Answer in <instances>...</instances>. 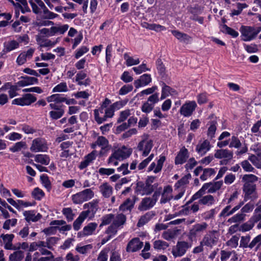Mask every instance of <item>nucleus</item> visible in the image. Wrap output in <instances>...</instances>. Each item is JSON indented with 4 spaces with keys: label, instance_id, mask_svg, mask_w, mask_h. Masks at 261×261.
I'll return each mask as SVG.
<instances>
[{
    "label": "nucleus",
    "instance_id": "nucleus-34",
    "mask_svg": "<svg viewBox=\"0 0 261 261\" xmlns=\"http://www.w3.org/2000/svg\"><path fill=\"white\" fill-rule=\"evenodd\" d=\"M25 219L28 222H36L41 217V215L39 213H36L34 211H26L23 213Z\"/></svg>",
    "mask_w": 261,
    "mask_h": 261
},
{
    "label": "nucleus",
    "instance_id": "nucleus-41",
    "mask_svg": "<svg viewBox=\"0 0 261 261\" xmlns=\"http://www.w3.org/2000/svg\"><path fill=\"white\" fill-rule=\"evenodd\" d=\"M100 191L105 197H109L112 194L113 188L108 183H103L99 187Z\"/></svg>",
    "mask_w": 261,
    "mask_h": 261
},
{
    "label": "nucleus",
    "instance_id": "nucleus-20",
    "mask_svg": "<svg viewBox=\"0 0 261 261\" xmlns=\"http://www.w3.org/2000/svg\"><path fill=\"white\" fill-rule=\"evenodd\" d=\"M165 160L166 158L164 155H160L156 163L153 162L150 165L148 168V172L153 171L155 174L160 172L162 170Z\"/></svg>",
    "mask_w": 261,
    "mask_h": 261
},
{
    "label": "nucleus",
    "instance_id": "nucleus-64",
    "mask_svg": "<svg viewBox=\"0 0 261 261\" xmlns=\"http://www.w3.org/2000/svg\"><path fill=\"white\" fill-rule=\"evenodd\" d=\"M89 50V48L86 46H82L75 51L74 57L76 59H79L83 55L87 53Z\"/></svg>",
    "mask_w": 261,
    "mask_h": 261
},
{
    "label": "nucleus",
    "instance_id": "nucleus-29",
    "mask_svg": "<svg viewBox=\"0 0 261 261\" xmlns=\"http://www.w3.org/2000/svg\"><path fill=\"white\" fill-rule=\"evenodd\" d=\"M38 82V80L36 77L28 76H21L20 80L17 83V85L23 87L36 84Z\"/></svg>",
    "mask_w": 261,
    "mask_h": 261
},
{
    "label": "nucleus",
    "instance_id": "nucleus-61",
    "mask_svg": "<svg viewBox=\"0 0 261 261\" xmlns=\"http://www.w3.org/2000/svg\"><path fill=\"white\" fill-rule=\"evenodd\" d=\"M109 248H105L99 252L97 260V261H107L109 257Z\"/></svg>",
    "mask_w": 261,
    "mask_h": 261
},
{
    "label": "nucleus",
    "instance_id": "nucleus-43",
    "mask_svg": "<svg viewBox=\"0 0 261 261\" xmlns=\"http://www.w3.org/2000/svg\"><path fill=\"white\" fill-rule=\"evenodd\" d=\"M124 59L125 60L127 66L138 65L140 62L138 58L130 57L126 53L124 54Z\"/></svg>",
    "mask_w": 261,
    "mask_h": 261
},
{
    "label": "nucleus",
    "instance_id": "nucleus-53",
    "mask_svg": "<svg viewBox=\"0 0 261 261\" xmlns=\"http://www.w3.org/2000/svg\"><path fill=\"white\" fill-rule=\"evenodd\" d=\"M24 256V253L22 251H17L9 256L10 261H20Z\"/></svg>",
    "mask_w": 261,
    "mask_h": 261
},
{
    "label": "nucleus",
    "instance_id": "nucleus-19",
    "mask_svg": "<svg viewBox=\"0 0 261 261\" xmlns=\"http://www.w3.org/2000/svg\"><path fill=\"white\" fill-rule=\"evenodd\" d=\"M35 51V49L30 48L27 51L21 53L16 59V62L19 65L24 64L27 60L30 59Z\"/></svg>",
    "mask_w": 261,
    "mask_h": 261
},
{
    "label": "nucleus",
    "instance_id": "nucleus-56",
    "mask_svg": "<svg viewBox=\"0 0 261 261\" xmlns=\"http://www.w3.org/2000/svg\"><path fill=\"white\" fill-rule=\"evenodd\" d=\"M113 46L111 44L107 45L106 49V62L108 67L109 66L112 57Z\"/></svg>",
    "mask_w": 261,
    "mask_h": 261
},
{
    "label": "nucleus",
    "instance_id": "nucleus-2",
    "mask_svg": "<svg viewBox=\"0 0 261 261\" xmlns=\"http://www.w3.org/2000/svg\"><path fill=\"white\" fill-rule=\"evenodd\" d=\"M132 152L133 149L131 148L123 145L113 150L108 160V163L110 165L116 166L118 165L119 161L129 158Z\"/></svg>",
    "mask_w": 261,
    "mask_h": 261
},
{
    "label": "nucleus",
    "instance_id": "nucleus-26",
    "mask_svg": "<svg viewBox=\"0 0 261 261\" xmlns=\"http://www.w3.org/2000/svg\"><path fill=\"white\" fill-rule=\"evenodd\" d=\"M152 186H148L146 184H143L142 182H138L136 187V191L139 194L148 195L152 193L153 190Z\"/></svg>",
    "mask_w": 261,
    "mask_h": 261
},
{
    "label": "nucleus",
    "instance_id": "nucleus-54",
    "mask_svg": "<svg viewBox=\"0 0 261 261\" xmlns=\"http://www.w3.org/2000/svg\"><path fill=\"white\" fill-rule=\"evenodd\" d=\"M44 195V192L39 188H35L32 192V197L37 200H40Z\"/></svg>",
    "mask_w": 261,
    "mask_h": 261
},
{
    "label": "nucleus",
    "instance_id": "nucleus-22",
    "mask_svg": "<svg viewBox=\"0 0 261 261\" xmlns=\"http://www.w3.org/2000/svg\"><path fill=\"white\" fill-rule=\"evenodd\" d=\"M152 81L151 75L149 74H144L140 76L139 78L134 81L135 87L138 89L149 85Z\"/></svg>",
    "mask_w": 261,
    "mask_h": 261
},
{
    "label": "nucleus",
    "instance_id": "nucleus-50",
    "mask_svg": "<svg viewBox=\"0 0 261 261\" xmlns=\"http://www.w3.org/2000/svg\"><path fill=\"white\" fill-rule=\"evenodd\" d=\"M50 117L54 120H57L61 118L64 114V109L51 110L49 113Z\"/></svg>",
    "mask_w": 261,
    "mask_h": 261
},
{
    "label": "nucleus",
    "instance_id": "nucleus-7",
    "mask_svg": "<svg viewBox=\"0 0 261 261\" xmlns=\"http://www.w3.org/2000/svg\"><path fill=\"white\" fill-rule=\"evenodd\" d=\"M191 247V245L188 242L185 241L178 242L176 245L172 248V255L175 257L182 256Z\"/></svg>",
    "mask_w": 261,
    "mask_h": 261
},
{
    "label": "nucleus",
    "instance_id": "nucleus-16",
    "mask_svg": "<svg viewBox=\"0 0 261 261\" xmlns=\"http://www.w3.org/2000/svg\"><path fill=\"white\" fill-rule=\"evenodd\" d=\"M243 191L245 193L244 198L245 201L249 199H255L257 197L255 186L252 184L245 183Z\"/></svg>",
    "mask_w": 261,
    "mask_h": 261
},
{
    "label": "nucleus",
    "instance_id": "nucleus-31",
    "mask_svg": "<svg viewBox=\"0 0 261 261\" xmlns=\"http://www.w3.org/2000/svg\"><path fill=\"white\" fill-rule=\"evenodd\" d=\"M36 40L40 47H52L56 44L55 42L46 39L41 35H37L36 36Z\"/></svg>",
    "mask_w": 261,
    "mask_h": 261
},
{
    "label": "nucleus",
    "instance_id": "nucleus-35",
    "mask_svg": "<svg viewBox=\"0 0 261 261\" xmlns=\"http://www.w3.org/2000/svg\"><path fill=\"white\" fill-rule=\"evenodd\" d=\"M210 189H211V182L204 184L201 188L192 196L191 200H195L200 198L205 193L206 191L210 193Z\"/></svg>",
    "mask_w": 261,
    "mask_h": 261
},
{
    "label": "nucleus",
    "instance_id": "nucleus-6",
    "mask_svg": "<svg viewBox=\"0 0 261 261\" xmlns=\"http://www.w3.org/2000/svg\"><path fill=\"white\" fill-rule=\"evenodd\" d=\"M159 194L155 192L151 197H145L143 198L140 203L138 209L140 211H146L152 208L155 204Z\"/></svg>",
    "mask_w": 261,
    "mask_h": 261
},
{
    "label": "nucleus",
    "instance_id": "nucleus-45",
    "mask_svg": "<svg viewBox=\"0 0 261 261\" xmlns=\"http://www.w3.org/2000/svg\"><path fill=\"white\" fill-rule=\"evenodd\" d=\"M153 248L156 250H164L169 247V244L162 240H156L153 243Z\"/></svg>",
    "mask_w": 261,
    "mask_h": 261
},
{
    "label": "nucleus",
    "instance_id": "nucleus-12",
    "mask_svg": "<svg viewBox=\"0 0 261 261\" xmlns=\"http://www.w3.org/2000/svg\"><path fill=\"white\" fill-rule=\"evenodd\" d=\"M219 239V234L217 231H210L205 234L201 242V245H204L212 248L216 245Z\"/></svg>",
    "mask_w": 261,
    "mask_h": 261
},
{
    "label": "nucleus",
    "instance_id": "nucleus-36",
    "mask_svg": "<svg viewBox=\"0 0 261 261\" xmlns=\"http://www.w3.org/2000/svg\"><path fill=\"white\" fill-rule=\"evenodd\" d=\"M258 216H252L249 221L242 224L241 226V230L242 231H247L251 230L255 223L258 222Z\"/></svg>",
    "mask_w": 261,
    "mask_h": 261
},
{
    "label": "nucleus",
    "instance_id": "nucleus-40",
    "mask_svg": "<svg viewBox=\"0 0 261 261\" xmlns=\"http://www.w3.org/2000/svg\"><path fill=\"white\" fill-rule=\"evenodd\" d=\"M35 161L44 165H48L50 162L49 155L44 154H38L34 155Z\"/></svg>",
    "mask_w": 261,
    "mask_h": 261
},
{
    "label": "nucleus",
    "instance_id": "nucleus-51",
    "mask_svg": "<svg viewBox=\"0 0 261 261\" xmlns=\"http://www.w3.org/2000/svg\"><path fill=\"white\" fill-rule=\"evenodd\" d=\"M68 91V88L66 82H61L56 85L52 90L53 92H66Z\"/></svg>",
    "mask_w": 261,
    "mask_h": 261
},
{
    "label": "nucleus",
    "instance_id": "nucleus-9",
    "mask_svg": "<svg viewBox=\"0 0 261 261\" xmlns=\"http://www.w3.org/2000/svg\"><path fill=\"white\" fill-rule=\"evenodd\" d=\"M48 146L46 141L42 138H38L33 140L30 150L32 152H46Z\"/></svg>",
    "mask_w": 261,
    "mask_h": 261
},
{
    "label": "nucleus",
    "instance_id": "nucleus-62",
    "mask_svg": "<svg viewBox=\"0 0 261 261\" xmlns=\"http://www.w3.org/2000/svg\"><path fill=\"white\" fill-rule=\"evenodd\" d=\"M62 213L65 216L68 221H71L74 218V214L70 207H65L62 210Z\"/></svg>",
    "mask_w": 261,
    "mask_h": 261
},
{
    "label": "nucleus",
    "instance_id": "nucleus-63",
    "mask_svg": "<svg viewBox=\"0 0 261 261\" xmlns=\"http://www.w3.org/2000/svg\"><path fill=\"white\" fill-rule=\"evenodd\" d=\"M151 215L150 213H147L142 216L139 219L137 225L139 227L142 226L147 223L151 219Z\"/></svg>",
    "mask_w": 261,
    "mask_h": 261
},
{
    "label": "nucleus",
    "instance_id": "nucleus-32",
    "mask_svg": "<svg viewBox=\"0 0 261 261\" xmlns=\"http://www.w3.org/2000/svg\"><path fill=\"white\" fill-rule=\"evenodd\" d=\"M29 3L32 7L33 11L38 14L45 9V6L41 0H30Z\"/></svg>",
    "mask_w": 261,
    "mask_h": 261
},
{
    "label": "nucleus",
    "instance_id": "nucleus-4",
    "mask_svg": "<svg viewBox=\"0 0 261 261\" xmlns=\"http://www.w3.org/2000/svg\"><path fill=\"white\" fill-rule=\"evenodd\" d=\"M261 31V27L257 31L251 27L242 25L240 29L241 39L244 41L252 40Z\"/></svg>",
    "mask_w": 261,
    "mask_h": 261
},
{
    "label": "nucleus",
    "instance_id": "nucleus-14",
    "mask_svg": "<svg viewBox=\"0 0 261 261\" xmlns=\"http://www.w3.org/2000/svg\"><path fill=\"white\" fill-rule=\"evenodd\" d=\"M15 8V16L18 17L19 11L22 13L30 11L27 0H9Z\"/></svg>",
    "mask_w": 261,
    "mask_h": 261
},
{
    "label": "nucleus",
    "instance_id": "nucleus-27",
    "mask_svg": "<svg viewBox=\"0 0 261 261\" xmlns=\"http://www.w3.org/2000/svg\"><path fill=\"white\" fill-rule=\"evenodd\" d=\"M189 151L185 147H182L178 152L175 159L176 165H181L184 163L189 158Z\"/></svg>",
    "mask_w": 261,
    "mask_h": 261
},
{
    "label": "nucleus",
    "instance_id": "nucleus-3",
    "mask_svg": "<svg viewBox=\"0 0 261 261\" xmlns=\"http://www.w3.org/2000/svg\"><path fill=\"white\" fill-rule=\"evenodd\" d=\"M94 196V193L91 189H86L71 196V199L75 204H82L89 201Z\"/></svg>",
    "mask_w": 261,
    "mask_h": 261
},
{
    "label": "nucleus",
    "instance_id": "nucleus-57",
    "mask_svg": "<svg viewBox=\"0 0 261 261\" xmlns=\"http://www.w3.org/2000/svg\"><path fill=\"white\" fill-rule=\"evenodd\" d=\"M134 206V202L130 199H127L120 206V210L123 212L130 211Z\"/></svg>",
    "mask_w": 261,
    "mask_h": 261
},
{
    "label": "nucleus",
    "instance_id": "nucleus-37",
    "mask_svg": "<svg viewBox=\"0 0 261 261\" xmlns=\"http://www.w3.org/2000/svg\"><path fill=\"white\" fill-rule=\"evenodd\" d=\"M172 192V188L171 186H168L165 187L160 200L161 203H165L171 199L173 198Z\"/></svg>",
    "mask_w": 261,
    "mask_h": 261
},
{
    "label": "nucleus",
    "instance_id": "nucleus-10",
    "mask_svg": "<svg viewBox=\"0 0 261 261\" xmlns=\"http://www.w3.org/2000/svg\"><path fill=\"white\" fill-rule=\"evenodd\" d=\"M152 147V140L145 138L139 143L137 148L139 151H142V156L146 157L149 154Z\"/></svg>",
    "mask_w": 261,
    "mask_h": 261
},
{
    "label": "nucleus",
    "instance_id": "nucleus-58",
    "mask_svg": "<svg viewBox=\"0 0 261 261\" xmlns=\"http://www.w3.org/2000/svg\"><path fill=\"white\" fill-rule=\"evenodd\" d=\"M40 180L42 185L49 191L51 189V183L48 178V177L46 174H42L40 176Z\"/></svg>",
    "mask_w": 261,
    "mask_h": 261
},
{
    "label": "nucleus",
    "instance_id": "nucleus-44",
    "mask_svg": "<svg viewBox=\"0 0 261 261\" xmlns=\"http://www.w3.org/2000/svg\"><path fill=\"white\" fill-rule=\"evenodd\" d=\"M19 46V42L16 40H11L4 43V49L7 52L17 49Z\"/></svg>",
    "mask_w": 261,
    "mask_h": 261
},
{
    "label": "nucleus",
    "instance_id": "nucleus-38",
    "mask_svg": "<svg viewBox=\"0 0 261 261\" xmlns=\"http://www.w3.org/2000/svg\"><path fill=\"white\" fill-rule=\"evenodd\" d=\"M199 200L200 204L211 206L216 203V201L214 196L211 195H207L203 197H201Z\"/></svg>",
    "mask_w": 261,
    "mask_h": 261
},
{
    "label": "nucleus",
    "instance_id": "nucleus-21",
    "mask_svg": "<svg viewBox=\"0 0 261 261\" xmlns=\"http://www.w3.org/2000/svg\"><path fill=\"white\" fill-rule=\"evenodd\" d=\"M207 224L203 222L194 225L190 230V234L192 237L200 236L201 234L206 229Z\"/></svg>",
    "mask_w": 261,
    "mask_h": 261
},
{
    "label": "nucleus",
    "instance_id": "nucleus-24",
    "mask_svg": "<svg viewBox=\"0 0 261 261\" xmlns=\"http://www.w3.org/2000/svg\"><path fill=\"white\" fill-rule=\"evenodd\" d=\"M143 245V242H141L139 239L134 238L128 243L126 251L129 252H136L140 249Z\"/></svg>",
    "mask_w": 261,
    "mask_h": 261
},
{
    "label": "nucleus",
    "instance_id": "nucleus-33",
    "mask_svg": "<svg viewBox=\"0 0 261 261\" xmlns=\"http://www.w3.org/2000/svg\"><path fill=\"white\" fill-rule=\"evenodd\" d=\"M210 144L208 141L204 140L200 142L196 146V151L201 155L205 154L210 149Z\"/></svg>",
    "mask_w": 261,
    "mask_h": 261
},
{
    "label": "nucleus",
    "instance_id": "nucleus-39",
    "mask_svg": "<svg viewBox=\"0 0 261 261\" xmlns=\"http://www.w3.org/2000/svg\"><path fill=\"white\" fill-rule=\"evenodd\" d=\"M171 32L172 34L180 42L188 44L191 41V38L186 34L176 30L172 31Z\"/></svg>",
    "mask_w": 261,
    "mask_h": 261
},
{
    "label": "nucleus",
    "instance_id": "nucleus-15",
    "mask_svg": "<svg viewBox=\"0 0 261 261\" xmlns=\"http://www.w3.org/2000/svg\"><path fill=\"white\" fill-rule=\"evenodd\" d=\"M252 149L256 155H250L248 160L257 168H261V149L257 148L256 146H252Z\"/></svg>",
    "mask_w": 261,
    "mask_h": 261
},
{
    "label": "nucleus",
    "instance_id": "nucleus-17",
    "mask_svg": "<svg viewBox=\"0 0 261 261\" xmlns=\"http://www.w3.org/2000/svg\"><path fill=\"white\" fill-rule=\"evenodd\" d=\"M90 214L91 211L89 210L83 211L80 214L73 224V227L75 230L77 231L80 229L82 224L87 218H91L93 216V214L92 213L91 215Z\"/></svg>",
    "mask_w": 261,
    "mask_h": 261
},
{
    "label": "nucleus",
    "instance_id": "nucleus-11",
    "mask_svg": "<svg viewBox=\"0 0 261 261\" xmlns=\"http://www.w3.org/2000/svg\"><path fill=\"white\" fill-rule=\"evenodd\" d=\"M110 103V100L106 98L100 108L94 110V118L98 124H101L107 120L106 116L105 115V107Z\"/></svg>",
    "mask_w": 261,
    "mask_h": 261
},
{
    "label": "nucleus",
    "instance_id": "nucleus-48",
    "mask_svg": "<svg viewBox=\"0 0 261 261\" xmlns=\"http://www.w3.org/2000/svg\"><path fill=\"white\" fill-rule=\"evenodd\" d=\"M26 147V143L24 142H18L9 148L10 151L12 152H16L21 151Z\"/></svg>",
    "mask_w": 261,
    "mask_h": 261
},
{
    "label": "nucleus",
    "instance_id": "nucleus-5",
    "mask_svg": "<svg viewBox=\"0 0 261 261\" xmlns=\"http://www.w3.org/2000/svg\"><path fill=\"white\" fill-rule=\"evenodd\" d=\"M37 98L35 95L32 94H25L21 97L13 99L12 104L20 106H30L35 102Z\"/></svg>",
    "mask_w": 261,
    "mask_h": 261
},
{
    "label": "nucleus",
    "instance_id": "nucleus-23",
    "mask_svg": "<svg viewBox=\"0 0 261 261\" xmlns=\"http://www.w3.org/2000/svg\"><path fill=\"white\" fill-rule=\"evenodd\" d=\"M97 227V224L95 222L90 223L85 226L82 231L78 232L77 237L81 238L92 235Z\"/></svg>",
    "mask_w": 261,
    "mask_h": 261
},
{
    "label": "nucleus",
    "instance_id": "nucleus-52",
    "mask_svg": "<svg viewBox=\"0 0 261 261\" xmlns=\"http://www.w3.org/2000/svg\"><path fill=\"white\" fill-rule=\"evenodd\" d=\"M221 30L223 33L230 35L233 38H236L239 36V33L237 31L225 24L222 27Z\"/></svg>",
    "mask_w": 261,
    "mask_h": 261
},
{
    "label": "nucleus",
    "instance_id": "nucleus-18",
    "mask_svg": "<svg viewBox=\"0 0 261 261\" xmlns=\"http://www.w3.org/2000/svg\"><path fill=\"white\" fill-rule=\"evenodd\" d=\"M74 81L80 86H89L91 83V80L87 77V74L84 71L78 72L75 77Z\"/></svg>",
    "mask_w": 261,
    "mask_h": 261
},
{
    "label": "nucleus",
    "instance_id": "nucleus-47",
    "mask_svg": "<svg viewBox=\"0 0 261 261\" xmlns=\"http://www.w3.org/2000/svg\"><path fill=\"white\" fill-rule=\"evenodd\" d=\"M46 100L48 102H55L56 103L63 102L64 101V97L62 96L59 94H54L46 98Z\"/></svg>",
    "mask_w": 261,
    "mask_h": 261
},
{
    "label": "nucleus",
    "instance_id": "nucleus-55",
    "mask_svg": "<svg viewBox=\"0 0 261 261\" xmlns=\"http://www.w3.org/2000/svg\"><path fill=\"white\" fill-rule=\"evenodd\" d=\"M132 69L137 74H140L142 72H144L147 71H150V68L148 67L146 64L142 63L137 67H133Z\"/></svg>",
    "mask_w": 261,
    "mask_h": 261
},
{
    "label": "nucleus",
    "instance_id": "nucleus-42",
    "mask_svg": "<svg viewBox=\"0 0 261 261\" xmlns=\"http://www.w3.org/2000/svg\"><path fill=\"white\" fill-rule=\"evenodd\" d=\"M1 238L5 244V248L7 249H12V244L11 242L14 238V235L12 234H2Z\"/></svg>",
    "mask_w": 261,
    "mask_h": 261
},
{
    "label": "nucleus",
    "instance_id": "nucleus-25",
    "mask_svg": "<svg viewBox=\"0 0 261 261\" xmlns=\"http://www.w3.org/2000/svg\"><path fill=\"white\" fill-rule=\"evenodd\" d=\"M177 92L175 89L163 83L162 87L160 99L161 100H163L169 96H175L177 95Z\"/></svg>",
    "mask_w": 261,
    "mask_h": 261
},
{
    "label": "nucleus",
    "instance_id": "nucleus-30",
    "mask_svg": "<svg viewBox=\"0 0 261 261\" xmlns=\"http://www.w3.org/2000/svg\"><path fill=\"white\" fill-rule=\"evenodd\" d=\"M69 25L67 24H56L50 28L52 36L64 34L68 29Z\"/></svg>",
    "mask_w": 261,
    "mask_h": 261
},
{
    "label": "nucleus",
    "instance_id": "nucleus-28",
    "mask_svg": "<svg viewBox=\"0 0 261 261\" xmlns=\"http://www.w3.org/2000/svg\"><path fill=\"white\" fill-rule=\"evenodd\" d=\"M97 146H99L101 147V150L100 151L99 153L102 154V150L107 149L109 147V141L103 136L98 137L97 140L91 144V147L93 149H95Z\"/></svg>",
    "mask_w": 261,
    "mask_h": 261
},
{
    "label": "nucleus",
    "instance_id": "nucleus-46",
    "mask_svg": "<svg viewBox=\"0 0 261 261\" xmlns=\"http://www.w3.org/2000/svg\"><path fill=\"white\" fill-rule=\"evenodd\" d=\"M93 248L91 244H88L82 246L81 244H77L75 247V250L80 254H85L90 251Z\"/></svg>",
    "mask_w": 261,
    "mask_h": 261
},
{
    "label": "nucleus",
    "instance_id": "nucleus-1",
    "mask_svg": "<svg viewBox=\"0 0 261 261\" xmlns=\"http://www.w3.org/2000/svg\"><path fill=\"white\" fill-rule=\"evenodd\" d=\"M126 217L123 214H118L114 215L113 214H108L102 217V223L100 226L108 225L112 223L111 225L108 227L106 231L107 234H110L111 236H114L118 229L121 228L125 223Z\"/></svg>",
    "mask_w": 261,
    "mask_h": 261
},
{
    "label": "nucleus",
    "instance_id": "nucleus-49",
    "mask_svg": "<svg viewBox=\"0 0 261 261\" xmlns=\"http://www.w3.org/2000/svg\"><path fill=\"white\" fill-rule=\"evenodd\" d=\"M216 173V170L213 168H206L203 170L202 174L200 176V179L203 180H206L211 176Z\"/></svg>",
    "mask_w": 261,
    "mask_h": 261
},
{
    "label": "nucleus",
    "instance_id": "nucleus-59",
    "mask_svg": "<svg viewBox=\"0 0 261 261\" xmlns=\"http://www.w3.org/2000/svg\"><path fill=\"white\" fill-rule=\"evenodd\" d=\"M261 245V234L255 237L251 243L249 244L248 247L252 249L256 247V250H257Z\"/></svg>",
    "mask_w": 261,
    "mask_h": 261
},
{
    "label": "nucleus",
    "instance_id": "nucleus-8",
    "mask_svg": "<svg viewBox=\"0 0 261 261\" xmlns=\"http://www.w3.org/2000/svg\"><path fill=\"white\" fill-rule=\"evenodd\" d=\"M214 156L219 159H223L220 164L227 165L233 158V152L228 149H218L215 153Z\"/></svg>",
    "mask_w": 261,
    "mask_h": 261
},
{
    "label": "nucleus",
    "instance_id": "nucleus-13",
    "mask_svg": "<svg viewBox=\"0 0 261 261\" xmlns=\"http://www.w3.org/2000/svg\"><path fill=\"white\" fill-rule=\"evenodd\" d=\"M197 107V104L195 101H187L181 107L179 112L181 115L189 117L191 116Z\"/></svg>",
    "mask_w": 261,
    "mask_h": 261
},
{
    "label": "nucleus",
    "instance_id": "nucleus-60",
    "mask_svg": "<svg viewBox=\"0 0 261 261\" xmlns=\"http://www.w3.org/2000/svg\"><path fill=\"white\" fill-rule=\"evenodd\" d=\"M154 156V154L151 153L148 158L143 160L138 166V170H141L146 167L150 162L153 159Z\"/></svg>",
    "mask_w": 261,
    "mask_h": 261
}]
</instances>
